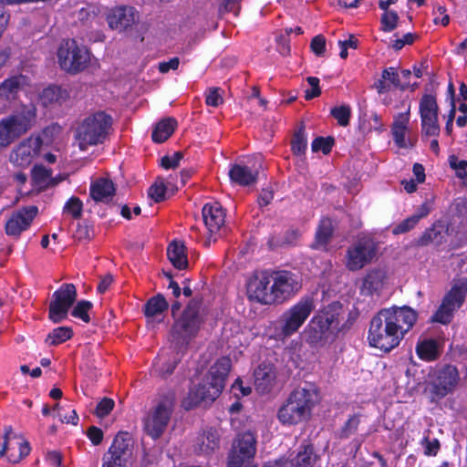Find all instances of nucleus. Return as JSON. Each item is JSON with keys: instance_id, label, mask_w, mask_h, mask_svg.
Here are the masks:
<instances>
[{"instance_id": "nucleus-22", "label": "nucleus", "mask_w": 467, "mask_h": 467, "mask_svg": "<svg viewBox=\"0 0 467 467\" xmlns=\"http://www.w3.org/2000/svg\"><path fill=\"white\" fill-rule=\"evenodd\" d=\"M410 117V107L409 106L405 112L399 113L394 118V121L391 126V134L394 142L399 148L409 149L412 148L415 144L416 139L409 136Z\"/></svg>"}, {"instance_id": "nucleus-8", "label": "nucleus", "mask_w": 467, "mask_h": 467, "mask_svg": "<svg viewBox=\"0 0 467 467\" xmlns=\"http://www.w3.org/2000/svg\"><path fill=\"white\" fill-rule=\"evenodd\" d=\"M206 310L202 299L194 297L188 304L182 317L176 320L172 327V337L178 343H187L195 337L201 325L203 323Z\"/></svg>"}, {"instance_id": "nucleus-28", "label": "nucleus", "mask_w": 467, "mask_h": 467, "mask_svg": "<svg viewBox=\"0 0 467 467\" xmlns=\"http://www.w3.org/2000/svg\"><path fill=\"white\" fill-rule=\"evenodd\" d=\"M231 181L241 186H249L256 182L258 170L241 164H234L229 170Z\"/></svg>"}, {"instance_id": "nucleus-61", "label": "nucleus", "mask_w": 467, "mask_h": 467, "mask_svg": "<svg viewBox=\"0 0 467 467\" xmlns=\"http://www.w3.org/2000/svg\"><path fill=\"white\" fill-rule=\"evenodd\" d=\"M432 209V200H426L413 214L414 217L420 222V219L426 217Z\"/></svg>"}, {"instance_id": "nucleus-20", "label": "nucleus", "mask_w": 467, "mask_h": 467, "mask_svg": "<svg viewBox=\"0 0 467 467\" xmlns=\"http://www.w3.org/2000/svg\"><path fill=\"white\" fill-rule=\"evenodd\" d=\"M271 275L280 304L288 301L300 291L302 285L297 275L286 270L274 271Z\"/></svg>"}, {"instance_id": "nucleus-48", "label": "nucleus", "mask_w": 467, "mask_h": 467, "mask_svg": "<svg viewBox=\"0 0 467 467\" xmlns=\"http://www.w3.org/2000/svg\"><path fill=\"white\" fill-rule=\"evenodd\" d=\"M91 307L92 304L89 301L82 300L78 302L71 314L73 317L80 318L84 322L88 323L90 318L88 312Z\"/></svg>"}, {"instance_id": "nucleus-24", "label": "nucleus", "mask_w": 467, "mask_h": 467, "mask_svg": "<svg viewBox=\"0 0 467 467\" xmlns=\"http://www.w3.org/2000/svg\"><path fill=\"white\" fill-rule=\"evenodd\" d=\"M202 219L210 234L217 233L224 224L225 213L218 202H212L202 207Z\"/></svg>"}, {"instance_id": "nucleus-40", "label": "nucleus", "mask_w": 467, "mask_h": 467, "mask_svg": "<svg viewBox=\"0 0 467 467\" xmlns=\"http://www.w3.org/2000/svg\"><path fill=\"white\" fill-rule=\"evenodd\" d=\"M416 351L421 359L433 360L438 356L437 343L432 339L423 340L418 343Z\"/></svg>"}, {"instance_id": "nucleus-42", "label": "nucleus", "mask_w": 467, "mask_h": 467, "mask_svg": "<svg viewBox=\"0 0 467 467\" xmlns=\"http://www.w3.org/2000/svg\"><path fill=\"white\" fill-rule=\"evenodd\" d=\"M440 228L441 227L433 225L432 227L427 229L418 239L417 244L421 246L428 245L431 243L441 244L442 236L441 230Z\"/></svg>"}, {"instance_id": "nucleus-6", "label": "nucleus", "mask_w": 467, "mask_h": 467, "mask_svg": "<svg viewBox=\"0 0 467 467\" xmlns=\"http://www.w3.org/2000/svg\"><path fill=\"white\" fill-rule=\"evenodd\" d=\"M112 126L111 116L98 111L87 116L78 126L75 140L81 150L105 141Z\"/></svg>"}, {"instance_id": "nucleus-50", "label": "nucleus", "mask_w": 467, "mask_h": 467, "mask_svg": "<svg viewBox=\"0 0 467 467\" xmlns=\"http://www.w3.org/2000/svg\"><path fill=\"white\" fill-rule=\"evenodd\" d=\"M359 424H360V416L358 414L351 416L347 420L345 425L342 427L341 436L344 438H348L350 435L354 434L358 431Z\"/></svg>"}, {"instance_id": "nucleus-53", "label": "nucleus", "mask_w": 467, "mask_h": 467, "mask_svg": "<svg viewBox=\"0 0 467 467\" xmlns=\"http://www.w3.org/2000/svg\"><path fill=\"white\" fill-rule=\"evenodd\" d=\"M418 223H419V221L416 219V217L411 215V216L406 218L405 220H403L402 222H400L399 224H397L393 228L392 233L394 234H400L407 233V232L410 231L411 229H413L418 224Z\"/></svg>"}, {"instance_id": "nucleus-51", "label": "nucleus", "mask_w": 467, "mask_h": 467, "mask_svg": "<svg viewBox=\"0 0 467 467\" xmlns=\"http://www.w3.org/2000/svg\"><path fill=\"white\" fill-rule=\"evenodd\" d=\"M333 141L332 138L318 137L312 142V150L315 152L321 150L324 154H327L331 150Z\"/></svg>"}, {"instance_id": "nucleus-47", "label": "nucleus", "mask_w": 467, "mask_h": 467, "mask_svg": "<svg viewBox=\"0 0 467 467\" xmlns=\"http://www.w3.org/2000/svg\"><path fill=\"white\" fill-rule=\"evenodd\" d=\"M292 150L296 155H302L305 153L307 141L305 136L304 130H299L294 136V139L291 142Z\"/></svg>"}, {"instance_id": "nucleus-41", "label": "nucleus", "mask_w": 467, "mask_h": 467, "mask_svg": "<svg viewBox=\"0 0 467 467\" xmlns=\"http://www.w3.org/2000/svg\"><path fill=\"white\" fill-rule=\"evenodd\" d=\"M73 336V331L69 327H59L54 328L47 337L46 342L48 345L57 346L68 339Z\"/></svg>"}, {"instance_id": "nucleus-30", "label": "nucleus", "mask_w": 467, "mask_h": 467, "mask_svg": "<svg viewBox=\"0 0 467 467\" xmlns=\"http://www.w3.org/2000/svg\"><path fill=\"white\" fill-rule=\"evenodd\" d=\"M220 436L218 431L209 428L198 436L195 442V450L199 453L211 454L219 448Z\"/></svg>"}, {"instance_id": "nucleus-34", "label": "nucleus", "mask_w": 467, "mask_h": 467, "mask_svg": "<svg viewBox=\"0 0 467 467\" xmlns=\"http://www.w3.org/2000/svg\"><path fill=\"white\" fill-rule=\"evenodd\" d=\"M167 255L172 265L180 270L188 267V258L183 243L173 241L167 249Z\"/></svg>"}, {"instance_id": "nucleus-15", "label": "nucleus", "mask_w": 467, "mask_h": 467, "mask_svg": "<svg viewBox=\"0 0 467 467\" xmlns=\"http://www.w3.org/2000/svg\"><path fill=\"white\" fill-rule=\"evenodd\" d=\"M256 452V438L251 431L239 434L233 442L228 457L229 467H244Z\"/></svg>"}, {"instance_id": "nucleus-52", "label": "nucleus", "mask_w": 467, "mask_h": 467, "mask_svg": "<svg viewBox=\"0 0 467 467\" xmlns=\"http://www.w3.org/2000/svg\"><path fill=\"white\" fill-rule=\"evenodd\" d=\"M421 445L423 447L425 455H428V456L436 455L440 449V442H439L438 439H436V438L430 439L429 433L423 437V439L421 441Z\"/></svg>"}, {"instance_id": "nucleus-37", "label": "nucleus", "mask_w": 467, "mask_h": 467, "mask_svg": "<svg viewBox=\"0 0 467 467\" xmlns=\"http://www.w3.org/2000/svg\"><path fill=\"white\" fill-rule=\"evenodd\" d=\"M168 309V303L161 294L150 298L144 306V314L146 317L154 319L159 317Z\"/></svg>"}, {"instance_id": "nucleus-58", "label": "nucleus", "mask_w": 467, "mask_h": 467, "mask_svg": "<svg viewBox=\"0 0 467 467\" xmlns=\"http://www.w3.org/2000/svg\"><path fill=\"white\" fill-rule=\"evenodd\" d=\"M311 49L317 56H323L326 50V39L323 36H316L311 41Z\"/></svg>"}, {"instance_id": "nucleus-35", "label": "nucleus", "mask_w": 467, "mask_h": 467, "mask_svg": "<svg viewBox=\"0 0 467 467\" xmlns=\"http://www.w3.org/2000/svg\"><path fill=\"white\" fill-rule=\"evenodd\" d=\"M177 121L173 118L161 119L152 131V140L157 143L164 142L175 130Z\"/></svg>"}, {"instance_id": "nucleus-19", "label": "nucleus", "mask_w": 467, "mask_h": 467, "mask_svg": "<svg viewBox=\"0 0 467 467\" xmlns=\"http://www.w3.org/2000/svg\"><path fill=\"white\" fill-rule=\"evenodd\" d=\"M61 133V127L57 124H51L45 128L34 140L32 160H43L48 163H54L57 161L56 155L47 150L53 144L57 137Z\"/></svg>"}, {"instance_id": "nucleus-26", "label": "nucleus", "mask_w": 467, "mask_h": 467, "mask_svg": "<svg viewBox=\"0 0 467 467\" xmlns=\"http://www.w3.org/2000/svg\"><path fill=\"white\" fill-rule=\"evenodd\" d=\"M276 377L275 367L270 363H262L254 371V384L261 393L270 390Z\"/></svg>"}, {"instance_id": "nucleus-11", "label": "nucleus", "mask_w": 467, "mask_h": 467, "mask_svg": "<svg viewBox=\"0 0 467 467\" xmlns=\"http://www.w3.org/2000/svg\"><path fill=\"white\" fill-rule=\"evenodd\" d=\"M378 244L368 236L358 237L346 251L345 267L356 272L369 265L376 258Z\"/></svg>"}, {"instance_id": "nucleus-57", "label": "nucleus", "mask_w": 467, "mask_h": 467, "mask_svg": "<svg viewBox=\"0 0 467 467\" xmlns=\"http://www.w3.org/2000/svg\"><path fill=\"white\" fill-rule=\"evenodd\" d=\"M114 400L109 398L102 399L96 408V415L104 418L113 410Z\"/></svg>"}, {"instance_id": "nucleus-7", "label": "nucleus", "mask_w": 467, "mask_h": 467, "mask_svg": "<svg viewBox=\"0 0 467 467\" xmlns=\"http://www.w3.org/2000/svg\"><path fill=\"white\" fill-rule=\"evenodd\" d=\"M467 295V276L456 275L451 288L443 296L441 304L431 317V321L442 325L450 324L454 314L464 303Z\"/></svg>"}, {"instance_id": "nucleus-43", "label": "nucleus", "mask_w": 467, "mask_h": 467, "mask_svg": "<svg viewBox=\"0 0 467 467\" xmlns=\"http://www.w3.org/2000/svg\"><path fill=\"white\" fill-rule=\"evenodd\" d=\"M83 203L78 197H71L66 202L63 212L73 219H78L82 215Z\"/></svg>"}, {"instance_id": "nucleus-21", "label": "nucleus", "mask_w": 467, "mask_h": 467, "mask_svg": "<svg viewBox=\"0 0 467 467\" xmlns=\"http://www.w3.org/2000/svg\"><path fill=\"white\" fill-rule=\"evenodd\" d=\"M34 161L35 163L31 169V195L55 187L64 180L62 177H54L52 171L40 163L41 160Z\"/></svg>"}, {"instance_id": "nucleus-10", "label": "nucleus", "mask_w": 467, "mask_h": 467, "mask_svg": "<svg viewBox=\"0 0 467 467\" xmlns=\"http://www.w3.org/2000/svg\"><path fill=\"white\" fill-rule=\"evenodd\" d=\"M90 61V54L87 47L79 46L74 39L61 42L57 49V62L61 69L67 73L77 74L84 70Z\"/></svg>"}, {"instance_id": "nucleus-14", "label": "nucleus", "mask_w": 467, "mask_h": 467, "mask_svg": "<svg viewBox=\"0 0 467 467\" xmlns=\"http://www.w3.org/2000/svg\"><path fill=\"white\" fill-rule=\"evenodd\" d=\"M271 278V273L267 272L253 275L246 285L248 298L262 305H280Z\"/></svg>"}, {"instance_id": "nucleus-38", "label": "nucleus", "mask_w": 467, "mask_h": 467, "mask_svg": "<svg viewBox=\"0 0 467 467\" xmlns=\"http://www.w3.org/2000/svg\"><path fill=\"white\" fill-rule=\"evenodd\" d=\"M333 225L332 222L328 218L321 220L320 224L316 233V240L313 244V247L316 249H325L326 245L330 240L332 235Z\"/></svg>"}, {"instance_id": "nucleus-29", "label": "nucleus", "mask_w": 467, "mask_h": 467, "mask_svg": "<svg viewBox=\"0 0 467 467\" xmlns=\"http://www.w3.org/2000/svg\"><path fill=\"white\" fill-rule=\"evenodd\" d=\"M385 280V271L379 268H373L365 275L361 292L365 295L378 294L383 288Z\"/></svg>"}, {"instance_id": "nucleus-64", "label": "nucleus", "mask_w": 467, "mask_h": 467, "mask_svg": "<svg viewBox=\"0 0 467 467\" xmlns=\"http://www.w3.org/2000/svg\"><path fill=\"white\" fill-rule=\"evenodd\" d=\"M46 460L52 467H63L61 465L62 456L57 451H48Z\"/></svg>"}, {"instance_id": "nucleus-55", "label": "nucleus", "mask_w": 467, "mask_h": 467, "mask_svg": "<svg viewBox=\"0 0 467 467\" xmlns=\"http://www.w3.org/2000/svg\"><path fill=\"white\" fill-rule=\"evenodd\" d=\"M182 158L183 154L181 151H177L171 156H163L161 160V164L164 169H175L179 167Z\"/></svg>"}, {"instance_id": "nucleus-45", "label": "nucleus", "mask_w": 467, "mask_h": 467, "mask_svg": "<svg viewBox=\"0 0 467 467\" xmlns=\"http://www.w3.org/2000/svg\"><path fill=\"white\" fill-rule=\"evenodd\" d=\"M399 19V16L394 10L383 13L380 17L381 30L385 32L393 31L398 26Z\"/></svg>"}, {"instance_id": "nucleus-32", "label": "nucleus", "mask_w": 467, "mask_h": 467, "mask_svg": "<svg viewBox=\"0 0 467 467\" xmlns=\"http://www.w3.org/2000/svg\"><path fill=\"white\" fill-rule=\"evenodd\" d=\"M114 193V183L109 179L100 178L91 184L90 194L97 202H109Z\"/></svg>"}, {"instance_id": "nucleus-39", "label": "nucleus", "mask_w": 467, "mask_h": 467, "mask_svg": "<svg viewBox=\"0 0 467 467\" xmlns=\"http://www.w3.org/2000/svg\"><path fill=\"white\" fill-rule=\"evenodd\" d=\"M316 455L311 445H305L292 459H286V462L291 463L292 467H312L316 462Z\"/></svg>"}, {"instance_id": "nucleus-33", "label": "nucleus", "mask_w": 467, "mask_h": 467, "mask_svg": "<svg viewBox=\"0 0 467 467\" xmlns=\"http://www.w3.org/2000/svg\"><path fill=\"white\" fill-rule=\"evenodd\" d=\"M106 453L127 462L131 453V439L129 433H119Z\"/></svg>"}, {"instance_id": "nucleus-9", "label": "nucleus", "mask_w": 467, "mask_h": 467, "mask_svg": "<svg viewBox=\"0 0 467 467\" xmlns=\"http://www.w3.org/2000/svg\"><path fill=\"white\" fill-rule=\"evenodd\" d=\"M174 406V398L166 396L149 410L143 420V430L148 436L157 440L164 433L171 419Z\"/></svg>"}, {"instance_id": "nucleus-59", "label": "nucleus", "mask_w": 467, "mask_h": 467, "mask_svg": "<svg viewBox=\"0 0 467 467\" xmlns=\"http://www.w3.org/2000/svg\"><path fill=\"white\" fill-rule=\"evenodd\" d=\"M74 237L78 241L90 240L92 237V230L86 223H78Z\"/></svg>"}, {"instance_id": "nucleus-62", "label": "nucleus", "mask_w": 467, "mask_h": 467, "mask_svg": "<svg viewBox=\"0 0 467 467\" xmlns=\"http://www.w3.org/2000/svg\"><path fill=\"white\" fill-rule=\"evenodd\" d=\"M450 17L446 14V9L443 6H438L434 11V23L436 25L441 24L442 26H447L449 24Z\"/></svg>"}, {"instance_id": "nucleus-56", "label": "nucleus", "mask_w": 467, "mask_h": 467, "mask_svg": "<svg viewBox=\"0 0 467 467\" xmlns=\"http://www.w3.org/2000/svg\"><path fill=\"white\" fill-rule=\"evenodd\" d=\"M223 99L219 88H210L206 92L205 102L208 106L218 107Z\"/></svg>"}, {"instance_id": "nucleus-5", "label": "nucleus", "mask_w": 467, "mask_h": 467, "mask_svg": "<svg viewBox=\"0 0 467 467\" xmlns=\"http://www.w3.org/2000/svg\"><path fill=\"white\" fill-rule=\"evenodd\" d=\"M315 308L316 304L313 297L304 296L300 298L296 304L284 311L273 324L274 332L271 337L281 341L292 337L298 332Z\"/></svg>"}, {"instance_id": "nucleus-54", "label": "nucleus", "mask_w": 467, "mask_h": 467, "mask_svg": "<svg viewBox=\"0 0 467 467\" xmlns=\"http://www.w3.org/2000/svg\"><path fill=\"white\" fill-rule=\"evenodd\" d=\"M306 81L309 84L310 88L305 90V99L306 100H310L314 98L318 97L321 93L319 88V79L316 77H308L306 78Z\"/></svg>"}, {"instance_id": "nucleus-44", "label": "nucleus", "mask_w": 467, "mask_h": 467, "mask_svg": "<svg viewBox=\"0 0 467 467\" xmlns=\"http://www.w3.org/2000/svg\"><path fill=\"white\" fill-rule=\"evenodd\" d=\"M331 115L337 120L340 126L346 127L349 124L351 109L348 105L335 107L331 109Z\"/></svg>"}, {"instance_id": "nucleus-13", "label": "nucleus", "mask_w": 467, "mask_h": 467, "mask_svg": "<svg viewBox=\"0 0 467 467\" xmlns=\"http://www.w3.org/2000/svg\"><path fill=\"white\" fill-rule=\"evenodd\" d=\"M29 129V109L14 112L0 119V150L8 147Z\"/></svg>"}, {"instance_id": "nucleus-3", "label": "nucleus", "mask_w": 467, "mask_h": 467, "mask_svg": "<svg viewBox=\"0 0 467 467\" xmlns=\"http://www.w3.org/2000/svg\"><path fill=\"white\" fill-rule=\"evenodd\" d=\"M319 400V391L316 386L306 384L298 387L281 406L277 418L284 425H296L307 420Z\"/></svg>"}, {"instance_id": "nucleus-4", "label": "nucleus", "mask_w": 467, "mask_h": 467, "mask_svg": "<svg viewBox=\"0 0 467 467\" xmlns=\"http://www.w3.org/2000/svg\"><path fill=\"white\" fill-rule=\"evenodd\" d=\"M341 311L339 303H332L318 311L304 330L306 341L316 348L325 346L339 327Z\"/></svg>"}, {"instance_id": "nucleus-1", "label": "nucleus", "mask_w": 467, "mask_h": 467, "mask_svg": "<svg viewBox=\"0 0 467 467\" xmlns=\"http://www.w3.org/2000/svg\"><path fill=\"white\" fill-rule=\"evenodd\" d=\"M417 312L410 306L383 308L375 315L368 328V344L389 352L399 346L417 320Z\"/></svg>"}, {"instance_id": "nucleus-25", "label": "nucleus", "mask_w": 467, "mask_h": 467, "mask_svg": "<svg viewBox=\"0 0 467 467\" xmlns=\"http://www.w3.org/2000/svg\"><path fill=\"white\" fill-rule=\"evenodd\" d=\"M27 85V77L22 74L14 75L0 84V99L15 100L20 91Z\"/></svg>"}, {"instance_id": "nucleus-2", "label": "nucleus", "mask_w": 467, "mask_h": 467, "mask_svg": "<svg viewBox=\"0 0 467 467\" xmlns=\"http://www.w3.org/2000/svg\"><path fill=\"white\" fill-rule=\"evenodd\" d=\"M232 361L228 357L219 358L209 368L206 377L191 388L183 400V407L190 410L201 403H212L221 394L231 369Z\"/></svg>"}, {"instance_id": "nucleus-31", "label": "nucleus", "mask_w": 467, "mask_h": 467, "mask_svg": "<svg viewBox=\"0 0 467 467\" xmlns=\"http://www.w3.org/2000/svg\"><path fill=\"white\" fill-rule=\"evenodd\" d=\"M68 98V90L57 85L48 86L43 88L38 95L39 101L44 107L56 104L60 105L66 102Z\"/></svg>"}, {"instance_id": "nucleus-16", "label": "nucleus", "mask_w": 467, "mask_h": 467, "mask_svg": "<svg viewBox=\"0 0 467 467\" xmlns=\"http://www.w3.org/2000/svg\"><path fill=\"white\" fill-rule=\"evenodd\" d=\"M77 298V290L73 284H64L55 291L49 305V318L59 323L67 318L68 310Z\"/></svg>"}, {"instance_id": "nucleus-12", "label": "nucleus", "mask_w": 467, "mask_h": 467, "mask_svg": "<svg viewBox=\"0 0 467 467\" xmlns=\"http://www.w3.org/2000/svg\"><path fill=\"white\" fill-rule=\"evenodd\" d=\"M460 381L458 369L451 365L444 366L433 372L427 383L425 391L431 402H438L451 393Z\"/></svg>"}, {"instance_id": "nucleus-60", "label": "nucleus", "mask_w": 467, "mask_h": 467, "mask_svg": "<svg viewBox=\"0 0 467 467\" xmlns=\"http://www.w3.org/2000/svg\"><path fill=\"white\" fill-rule=\"evenodd\" d=\"M102 467H126L127 462L118 456L105 453L102 458Z\"/></svg>"}, {"instance_id": "nucleus-23", "label": "nucleus", "mask_w": 467, "mask_h": 467, "mask_svg": "<svg viewBox=\"0 0 467 467\" xmlns=\"http://www.w3.org/2000/svg\"><path fill=\"white\" fill-rule=\"evenodd\" d=\"M409 86L410 81H402L397 68L389 67L382 71L381 78L375 81L373 88L379 94H384L393 88L404 90Z\"/></svg>"}, {"instance_id": "nucleus-18", "label": "nucleus", "mask_w": 467, "mask_h": 467, "mask_svg": "<svg viewBox=\"0 0 467 467\" xmlns=\"http://www.w3.org/2000/svg\"><path fill=\"white\" fill-rule=\"evenodd\" d=\"M139 11L130 5H119L111 8L106 15V21L110 29L126 32L140 21Z\"/></svg>"}, {"instance_id": "nucleus-36", "label": "nucleus", "mask_w": 467, "mask_h": 467, "mask_svg": "<svg viewBox=\"0 0 467 467\" xmlns=\"http://www.w3.org/2000/svg\"><path fill=\"white\" fill-rule=\"evenodd\" d=\"M9 161L18 167L26 168L29 166V138L23 140L11 151Z\"/></svg>"}, {"instance_id": "nucleus-17", "label": "nucleus", "mask_w": 467, "mask_h": 467, "mask_svg": "<svg viewBox=\"0 0 467 467\" xmlns=\"http://www.w3.org/2000/svg\"><path fill=\"white\" fill-rule=\"evenodd\" d=\"M438 105L432 95H424L420 101L422 137H438L441 131L438 123Z\"/></svg>"}, {"instance_id": "nucleus-49", "label": "nucleus", "mask_w": 467, "mask_h": 467, "mask_svg": "<svg viewBox=\"0 0 467 467\" xmlns=\"http://www.w3.org/2000/svg\"><path fill=\"white\" fill-rule=\"evenodd\" d=\"M165 192L166 187L162 181L156 182L148 191L149 197L156 202H160L165 199Z\"/></svg>"}, {"instance_id": "nucleus-46", "label": "nucleus", "mask_w": 467, "mask_h": 467, "mask_svg": "<svg viewBox=\"0 0 467 467\" xmlns=\"http://www.w3.org/2000/svg\"><path fill=\"white\" fill-rule=\"evenodd\" d=\"M450 167L455 171V174L460 179H465L467 176V161L460 160L455 155H451L448 158Z\"/></svg>"}, {"instance_id": "nucleus-63", "label": "nucleus", "mask_w": 467, "mask_h": 467, "mask_svg": "<svg viewBox=\"0 0 467 467\" xmlns=\"http://www.w3.org/2000/svg\"><path fill=\"white\" fill-rule=\"evenodd\" d=\"M88 437L94 445H99L103 440V431L95 426L88 430Z\"/></svg>"}, {"instance_id": "nucleus-27", "label": "nucleus", "mask_w": 467, "mask_h": 467, "mask_svg": "<svg viewBox=\"0 0 467 467\" xmlns=\"http://www.w3.org/2000/svg\"><path fill=\"white\" fill-rule=\"evenodd\" d=\"M29 225V206L13 213L5 223V233L8 235H19Z\"/></svg>"}]
</instances>
